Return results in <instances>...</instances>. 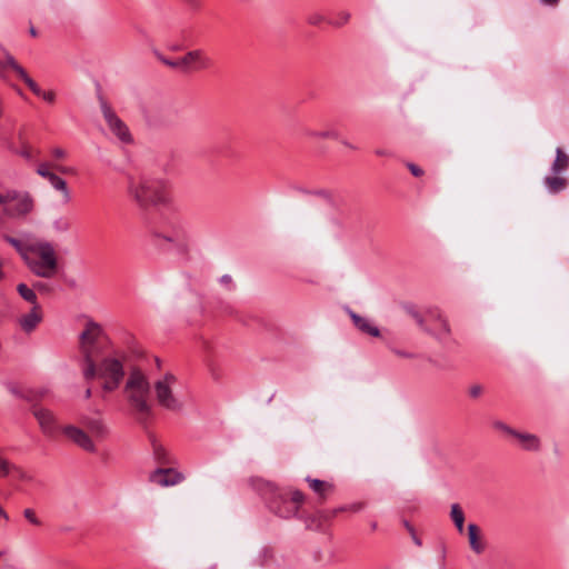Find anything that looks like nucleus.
I'll use <instances>...</instances> for the list:
<instances>
[{
    "instance_id": "1",
    "label": "nucleus",
    "mask_w": 569,
    "mask_h": 569,
    "mask_svg": "<svg viewBox=\"0 0 569 569\" xmlns=\"http://www.w3.org/2000/svg\"><path fill=\"white\" fill-rule=\"evenodd\" d=\"M80 367L86 380L100 381L103 392L121 385L126 371L123 351L114 349L100 325L88 321L79 337Z\"/></svg>"
},
{
    "instance_id": "2",
    "label": "nucleus",
    "mask_w": 569,
    "mask_h": 569,
    "mask_svg": "<svg viewBox=\"0 0 569 569\" xmlns=\"http://www.w3.org/2000/svg\"><path fill=\"white\" fill-rule=\"evenodd\" d=\"M80 423L82 428L74 425H67L61 431L71 442L82 450L91 453L97 452L96 441L103 440L108 436V427L100 417L83 416L80 419Z\"/></svg>"
},
{
    "instance_id": "3",
    "label": "nucleus",
    "mask_w": 569,
    "mask_h": 569,
    "mask_svg": "<svg viewBox=\"0 0 569 569\" xmlns=\"http://www.w3.org/2000/svg\"><path fill=\"white\" fill-rule=\"evenodd\" d=\"M128 193L143 209L150 206L167 204L170 200L167 184L161 179L147 177L129 178Z\"/></svg>"
},
{
    "instance_id": "4",
    "label": "nucleus",
    "mask_w": 569,
    "mask_h": 569,
    "mask_svg": "<svg viewBox=\"0 0 569 569\" xmlns=\"http://www.w3.org/2000/svg\"><path fill=\"white\" fill-rule=\"evenodd\" d=\"M123 392L129 405L137 413L143 417L149 415L151 410L150 383L141 369H130Z\"/></svg>"
},
{
    "instance_id": "5",
    "label": "nucleus",
    "mask_w": 569,
    "mask_h": 569,
    "mask_svg": "<svg viewBox=\"0 0 569 569\" xmlns=\"http://www.w3.org/2000/svg\"><path fill=\"white\" fill-rule=\"evenodd\" d=\"M24 261L38 277L51 278L58 270V254L54 246L49 241L30 243L29 254Z\"/></svg>"
},
{
    "instance_id": "6",
    "label": "nucleus",
    "mask_w": 569,
    "mask_h": 569,
    "mask_svg": "<svg viewBox=\"0 0 569 569\" xmlns=\"http://www.w3.org/2000/svg\"><path fill=\"white\" fill-rule=\"evenodd\" d=\"M153 387L159 406L170 411L182 410L186 403L184 385L174 375L166 373Z\"/></svg>"
},
{
    "instance_id": "7",
    "label": "nucleus",
    "mask_w": 569,
    "mask_h": 569,
    "mask_svg": "<svg viewBox=\"0 0 569 569\" xmlns=\"http://www.w3.org/2000/svg\"><path fill=\"white\" fill-rule=\"evenodd\" d=\"M9 70L13 71L36 96L42 98L49 103L54 102L56 93L53 91H43L38 83L29 77L28 72L18 63L14 57L11 53L6 52L3 59L0 60V79L7 81Z\"/></svg>"
},
{
    "instance_id": "8",
    "label": "nucleus",
    "mask_w": 569,
    "mask_h": 569,
    "mask_svg": "<svg viewBox=\"0 0 569 569\" xmlns=\"http://www.w3.org/2000/svg\"><path fill=\"white\" fill-rule=\"evenodd\" d=\"M415 319L422 330L429 335L442 340L449 336L450 328L447 319L443 317L441 311L437 308H430L426 312V317L419 313L415 315Z\"/></svg>"
},
{
    "instance_id": "9",
    "label": "nucleus",
    "mask_w": 569,
    "mask_h": 569,
    "mask_svg": "<svg viewBox=\"0 0 569 569\" xmlns=\"http://www.w3.org/2000/svg\"><path fill=\"white\" fill-rule=\"evenodd\" d=\"M32 199L28 194H0V212L9 218L26 216L32 210Z\"/></svg>"
},
{
    "instance_id": "10",
    "label": "nucleus",
    "mask_w": 569,
    "mask_h": 569,
    "mask_svg": "<svg viewBox=\"0 0 569 569\" xmlns=\"http://www.w3.org/2000/svg\"><path fill=\"white\" fill-rule=\"evenodd\" d=\"M101 112L103 116V119L107 123V127L109 131L112 133V136L121 143L123 144H130L133 141V137L128 128V126L124 123L123 120H121L117 113L112 110V108L107 104L106 102L101 103Z\"/></svg>"
},
{
    "instance_id": "11",
    "label": "nucleus",
    "mask_w": 569,
    "mask_h": 569,
    "mask_svg": "<svg viewBox=\"0 0 569 569\" xmlns=\"http://www.w3.org/2000/svg\"><path fill=\"white\" fill-rule=\"evenodd\" d=\"M279 500V505H277L278 502L274 501L272 508L280 517L290 518L297 515L300 506L305 500V496L302 492L295 490L290 496L280 495Z\"/></svg>"
},
{
    "instance_id": "12",
    "label": "nucleus",
    "mask_w": 569,
    "mask_h": 569,
    "mask_svg": "<svg viewBox=\"0 0 569 569\" xmlns=\"http://www.w3.org/2000/svg\"><path fill=\"white\" fill-rule=\"evenodd\" d=\"M32 413L38 420L42 432L48 437H52L57 431V421L52 411L41 406H34Z\"/></svg>"
},
{
    "instance_id": "13",
    "label": "nucleus",
    "mask_w": 569,
    "mask_h": 569,
    "mask_svg": "<svg viewBox=\"0 0 569 569\" xmlns=\"http://www.w3.org/2000/svg\"><path fill=\"white\" fill-rule=\"evenodd\" d=\"M183 71L204 69L210 64V60L202 50H191L180 58Z\"/></svg>"
},
{
    "instance_id": "14",
    "label": "nucleus",
    "mask_w": 569,
    "mask_h": 569,
    "mask_svg": "<svg viewBox=\"0 0 569 569\" xmlns=\"http://www.w3.org/2000/svg\"><path fill=\"white\" fill-rule=\"evenodd\" d=\"M43 315L40 306H34L29 312L21 315L18 318L20 329L26 333L33 332L42 321Z\"/></svg>"
},
{
    "instance_id": "15",
    "label": "nucleus",
    "mask_w": 569,
    "mask_h": 569,
    "mask_svg": "<svg viewBox=\"0 0 569 569\" xmlns=\"http://www.w3.org/2000/svg\"><path fill=\"white\" fill-rule=\"evenodd\" d=\"M183 479V476L176 471L174 469H158L156 471H153L150 476V481L156 483V485H159V486H162V487H168V486H174L179 482H181Z\"/></svg>"
},
{
    "instance_id": "16",
    "label": "nucleus",
    "mask_w": 569,
    "mask_h": 569,
    "mask_svg": "<svg viewBox=\"0 0 569 569\" xmlns=\"http://www.w3.org/2000/svg\"><path fill=\"white\" fill-rule=\"evenodd\" d=\"M153 237L156 239L164 240L166 242L174 246L180 247L184 244L187 234L186 231L181 227H174L170 231L166 232H154Z\"/></svg>"
},
{
    "instance_id": "17",
    "label": "nucleus",
    "mask_w": 569,
    "mask_h": 569,
    "mask_svg": "<svg viewBox=\"0 0 569 569\" xmlns=\"http://www.w3.org/2000/svg\"><path fill=\"white\" fill-rule=\"evenodd\" d=\"M349 316L358 330L371 337H379L380 330L372 323L370 319L361 317L351 310H349Z\"/></svg>"
},
{
    "instance_id": "18",
    "label": "nucleus",
    "mask_w": 569,
    "mask_h": 569,
    "mask_svg": "<svg viewBox=\"0 0 569 569\" xmlns=\"http://www.w3.org/2000/svg\"><path fill=\"white\" fill-rule=\"evenodd\" d=\"M18 138L19 144L17 147H11V151L27 161H33L38 151L26 140L21 130L18 132Z\"/></svg>"
},
{
    "instance_id": "19",
    "label": "nucleus",
    "mask_w": 569,
    "mask_h": 569,
    "mask_svg": "<svg viewBox=\"0 0 569 569\" xmlns=\"http://www.w3.org/2000/svg\"><path fill=\"white\" fill-rule=\"evenodd\" d=\"M468 540L469 546L475 553L480 555L485 551L486 543L482 539L479 527L475 523H469L468 526Z\"/></svg>"
},
{
    "instance_id": "20",
    "label": "nucleus",
    "mask_w": 569,
    "mask_h": 569,
    "mask_svg": "<svg viewBox=\"0 0 569 569\" xmlns=\"http://www.w3.org/2000/svg\"><path fill=\"white\" fill-rule=\"evenodd\" d=\"M513 437L525 450L537 451L540 448V440L536 435L517 431Z\"/></svg>"
},
{
    "instance_id": "21",
    "label": "nucleus",
    "mask_w": 569,
    "mask_h": 569,
    "mask_svg": "<svg viewBox=\"0 0 569 569\" xmlns=\"http://www.w3.org/2000/svg\"><path fill=\"white\" fill-rule=\"evenodd\" d=\"M569 168V156L558 147L556 149V159L551 164V173L552 174H561Z\"/></svg>"
},
{
    "instance_id": "22",
    "label": "nucleus",
    "mask_w": 569,
    "mask_h": 569,
    "mask_svg": "<svg viewBox=\"0 0 569 569\" xmlns=\"http://www.w3.org/2000/svg\"><path fill=\"white\" fill-rule=\"evenodd\" d=\"M543 183L550 193H558L565 190L568 186L567 178L560 174L547 176L543 179Z\"/></svg>"
},
{
    "instance_id": "23",
    "label": "nucleus",
    "mask_w": 569,
    "mask_h": 569,
    "mask_svg": "<svg viewBox=\"0 0 569 569\" xmlns=\"http://www.w3.org/2000/svg\"><path fill=\"white\" fill-rule=\"evenodd\" d=\"M48 181L49 183L51 184V187L53 189H56L57 191H60L61 194H62V201L64 203H68L71 201V192L68 188V184H67V181L64 179H62L61 177H59L58 174L56 173H52L49 178H48Z\"/></svg>"
},
{
    "instance_id": "24",
    "label": "nucleus",
    "mask_w": 569,
    "mask_h": 569,
    "mask_svg": "<svg viewBox=\"0 0 569 569\" xmlns=\"http://www.w3.org/2000/svg\"><path fill=\"white\" fill-rule=\"evenodd\" d=\"M450 518L453 521L458 532L462 533L465 529V513L458 503L451 505Z\"/></svg>"
},
{
    "instance_id": "25",
    "label": "nucleus",
    "mask_w": 569,
    "mask_h": 569,
    "mask_svg": "<svg viewBox=\"0 0 569 569\" xmlns=\"http://www.w3.org/2000/svg\"><path fill=\"white\" fill-rule=\"evenodd\" d=\"M306 480L309 483L310 488L320 497H325L327 492L331 490V485L326 481L312 479L309 477Z\"/></svg>"
},
{
    "instance_id": "26",
    "label": "nucleus",
    "mask_w": 569,
    "mask_h": 569,
    "mask_svg": "<svg viewBox=\"0 0 569 569\" xmlns=\"http://www.w3.org/2000/svg\"><path fill=\"white\" fill-rule=\"evenodd\" d=\"M51 228L56 233H66L71 228V222L67 217L59 216L51 222Z\"/></svg>"
},
{
    "instance_id": "27",
    "label": "nucleus",
    "mask_w": 569,
    "mask_h": 569,
    "mask_svg": "<svg viewBox=\"0 0 569 569\" xmlns=\"http://www.w3.org/2000/svg\"><path fill=\"white\" fill-rule=\"evenodd\" d=\"M17 290L19 292V295L28 302H30L32 305V307L34 306H40L38 303V300H37V295L36 292L30 289L27 284L24 283H19L18 287H17Z\"/></svg>"
},
{
    "instance_id": "28",
    "label": "nucleus",
    "mask_w": 569,
    "mask_h": 569,
    "mask_svg": "<svg viewBox=\"0 0 569 569\" xmlns=\"http://www.w3.org/2000/svg\"><path fill=\"white\" fill-rule=\"evenodd\" d=\"M6 241L9 242L14 249L20 253L23 260H26V257L29 254V244H23L20 240L12 238V237H6Z\"/></svg>"
},
{
    "instance_id": "29",
    "label": "nucleus",
    "mask_w": 569,
    "mask_h": 569,
    "mask_svg": "<svg viewBox=\"0 0 569 569\" xmlns=\"http://www.w3.org/2000/svg\"><path fill=\"white\" fill-rule=\"evenodd\" d=\"M13 463L4 458L2 449L0 448V478L8 477L11 473Z\"/></svg>"
},
{
    "instance_id": "30",
    "label": "nucleus",
    "mask_w": 569,
    "mask_h": 569,
    "mask_svg": "<svg viewBox=\"0 0 569 569\" xmlns=\"http://www.w3.org/2000/svg\"><path fill=\"white\" fill-rule=\"evenodd\" d=\"M309 134L312 137L322 138V139H335V140L340 139L339 132L335 129L325 130V131H310Z\"/></svg>"
},
{
    "instance_id": "31",
    "label": "nucleus",
    "mask_w": 569,
    "mask_h": 569,
    "mask_svg": "<svg viewBox=\"0 0 569 569\" xmlns=\"http://www.w3.org/2000/svg\"><path fill=\"white\" fill-rule=\"evenodd\" d=\"M11 473L20 481L31 482L33 480L32 475L16 465H13Z\"/></svg>"
},
{
    "instance_id": "32",
    "label": "nucleus",
    "mask_w": 569,
    "mask_h": 569,
    "mask_svg": "<svg viewBox=\"0 0 569 569\" xmlns=\"http://www.w3.org/2000/svg\"><path fill=\"white\" fill-rule=\"evenodd\" d=\"M23 517L34 526H41V521L36 515L34 510L31 508H27L23 510Z\"/></svg>"
},
{
    "instance_id": "33",
    "label": "nucleus",
    "mask_w": 569,
    "mask_h": 569,
    "mask_svg": "<svg viewBox=\"0 0 569 569\" xmlns=\"http://www.w3.org/2000/svg\"><path fill=\"white\" fill-rule=\"evenodd\" d=\"M37 173L39 176H41L42 178L47 179L53 173L52 171H50L49 169V164L48 163H40L37 168Z\"/></svg>"
},
{
    "instance_id": "34",
    "label": "nucleus",
    "mask_w": 569,
    "mask_h": 569,
    "mask_svg": "<svg viewBox=\"0 0 569 569\" xmlns=\"http://www.w3.org/2000/svg\"><path fill=\"white\" fill-rule=\"evenodd\" d=\"M51 154H52L53 159H56V160H62L68 157V152L60 147H54L51 150Z\"/></svg>"
},
{
    "instance_id": "35",
    "label": "nucleus",
    "mask_w": 569,
    "mask_h": 569,
    "mask_svg": "<svg viewBox=\"0 0 569 569\" xmlns=\"http://www.w3.org/2000/svg\"><path fill=\"white\" fill-rule=\"evenodd\" d=\"M362 509H363V503L362 502H353V503L347 505L345 507H341L339 510L340 511L358 512V511H360Z\"/></svg>"
},
{
    "instance_id": "36",
    "label": "nucleus",
    "mask_w": 569,
    "mask_h": 569,
    "mask_svg": "<svg viewBox=\"0 0 569 569\" xmlns=\"http://www.w3.org/2000/svg\"><path fill=\"white\" fill-rule=\"evenodd\" d=\"M482 391H483L482 386H480V385H478V383L472 385V386H470V388H469V395H470V397H472V398H478V397H480V396H481V393H482Z\"/></svg>"
},
{
    "instance_id": "37",
    "label": "nucleus",
    "mask_w": 569,
    "mask_h": 569,
    "mask_svg": "<svg viewBox=\"0 0 569 569\" xmlns=\"http://www.w3.org/2000/svg\"><path fill=\"white\" fill-rule=\"evenodd\" d=\"M163 63L171 67L182 70V64H180V58L177 60L162 59Z\"/></svg>"
},
{
    "instance_id": "38",
    "label": "nucleus",
    "mask_w": 569,
    "mask_h": 569,
    "mask_svg": "<svg viewBox=\"0 0 569 569\" xmlns=\"http://www.w3.org/2000/svg\"><path fill=\"white\" fill-rule=\"evenodd\" d=\"M496 428L497 429H500L511 436H515V432H517L516 430L511 429L510 427H508L507 425H505L503 422H497L496 425Z\"/></svg>"
},
{
    "instance_id": "39",
    "label": "nucleus",
    "mask_w": 569,
    "mask_h": 569,
    "mask_svg": "<svg viewBox=\"0 0 569 569\" xmlns=\"http://www.w3.org/2000/svg\"><path fill=\"white\" fill-rule=\"evenodd\" d=\"M408 169L415 177H420L423 173L422 169L413 163H408Z\"/></svg>"
},
{
    "instance_id": "40",
    "label": "nucleus",
    "mask_w": 569,
    "mask_h": 569,
    "mask_svg": "<svg viewBox=\"0 0 569 569\" xmlns=\"http://www.w3.org/2000/svg\"><path fill=\"white\" fill-rule=\"evenodd\" d=\"M220 283L222 286H226L227 288L231 289L232 288V279L229 274H224L222 276L220 279H219Z\"/></svg>"
},
{
    "instance_id": "41",
    "label": "nucleus",
    "mask_w": 569,
    "mask_h": 569,
    "mask_svg": "<svg viewBox=\"0 0 569 569\" xmlns=\"http://www.w3.org/2000/svg\"><path fill=\"white\" fill-rule=\"evenodd\" d=\"M406 527H407V529L409 530V532L411 533V536H412V539H413L415 543H416L417 546H421V541H420V539H419V538H417V536L415 535L413 528H412L408 522H406Z\"/></svg>"
},
{
    "instance_id": "42",
    "label": "nucleus",
    "mask_w": 569,
    "mask_h": 569,
    "mask_svg": "<svg viewBox=\"0 0 569 569\" xmlns=\"http://www.w3.org/2000/svg\"><path fill=\"white\" fill-rule=\"evenodd\" d=\"M393 352L399 356V357H402V358H413V355L412 353H409V352H405V351H401V350H393Z\"/></svg>"
},
{
    "instance_id": "43",
    "label": "nucleus",
    "mask_w": 569,
    "mask_h": 569,
    "mask_svg": "<svg viewBox=\"0 0 569 569\" xmlns=\"http://www.w3.org/2000/svg\"><path fill=\"white\" fill-rule=\"evenodd\" d=\"M339 16L341 18L340 24L348 22V20L350 19V13L349 12H345L343 11Z\"/></svg>"
},
{
    "instance_id": "44",
    "label": "nucleus",
    "mask_w": 569,
    "mask_h": 569,
    "mask_svg": "<svg viewBox=\"0 0 569 569\" xmlns=\"http://www.w3.org/2000/svg\"><path fill=\"white\" fill-rule=\"evenodd\" d=\"M546 6H557L559 0H540Z\"/></svg>"
},
{
    "instance_id": "45",
    "label": "nucleus",
    "mask_w": 569,
    "mask_h": 569,
    "mask_svg": "<svg viewBox=\"0 0 569 569\" xmlns=\"http://www.w3.org/2000/svg\"><path fill=\"white\" fill-rule=\"evenodd\" d=\"M4 279V272L2 270V261L0 260V281Z\"/></svg>"
},
{
    "instance_id": "46",
    "label": "nucleus",
    "mask_w": 569,
    "mask_h": 569,
    "mask_svg": "<svg viewBox=\"0 0 569 569\" xmlns=\"http://www.w3.org/2000/svg\"><path fill=\"white\" fill-rule=\"evenodd\" d=\"M320 21V18L319 17H316V18H310L309 19V22L312 23V24H316Z\"/></svg>"
},
{
    "instance_id": "47",
    "label": "nucleus",
    "mask_w": 569,
    "mask_h": 569,
    "mask_svg": "<svg viewBox=\"0 0 569 569\" xmlns=\"http://www.w3.org/2000/svg\"><path fill=\"white\" fill-rule=\"evenodd\" d=\"M91 395H92V391H91V389H90V388H88V389L86 390V392H84V397H86L87 399H89V398L91 397Z\"/></svg>"
},
{
    "instance_id": "48",
    "label": "nucleus",
    "mask_w": 569,
    "mask_h": 569,
    "mask_svg": "<svg viewBox=\"0 0 569 569\" xmlns=\"http://www.w3.org/2000/svg\"><path fill=\"white\" fill-rule=\"evenodd\" d=\"M57 169H58L59 171H61V172H67V170H66V169H63V168H61V167H57Z\"/></svg>"
},
{
    "instance_id": "49",
    "label": "nucleus",
    "mask_w": 569,
    "mask_h": 569,
    "mask_svg": "<svg viewBox=\"0 0 569 569\" xmlns=\"http://www.w3.org/2000/svg\"><path fill=\"white\" fill-rule=\"evenodd\" d=\"M30 32L32 36H36V30L33 28H31Z\"/></svg>"
}]
</instances>
